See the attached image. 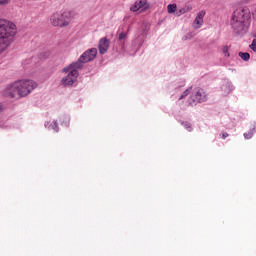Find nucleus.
<instances>
[{
	"label": "nucleus",
	"instance_id": "f257e3e1",
	"mask_svg": "<svg viewBox=\"0 0 256 256\" xmlns=\"http://www.w3.org/2000/svg\"><path fill=\"white\" fill-rule=\"evenodd\" d=\"M251 19V10L247 6L237 8L233 13L230 20L233 33L237 37H243L247 33L245 23Z\"/></svg>",
	"mask_w": 256,
	"mask_h": 256
},
{
	"label": "nucleus",
	"instance_id": "f03ea898",
	"mask_svg": "<svg viewBox=\"0 0 256 256\" xmlns=\"http://www.w3.org/2000/svg\"><path fill=\"white\" fill-rule=\"evenodd\" d=\"M34 89H37V82L29 79L18 80L7 86L4 95L10 97V99H15L17 95L27 97Z\"/></svg>",
	"mask_w": 256,
	"mask_h": 256
},
{
	"label": "nucleus",
	"instance_id": "7ed1b4c3",
	"mask_svg": "<svg viewBox=\"0 0 256 256\" xmlns=\"http://www.w3.org/2000/svg\"><path fill=\"white\" fill-rule=\"evenodd\" d=\"M15 35L17 26L13 22L0 20V51H5L15 41Z\"/></svg>",
	"mask_w": 256,
	"mask_h": 256
},
{
	"label": "nucleus",
	"instance_id": "20e7f679",
	"mask_svg": "<svg viewBox=\"0 0 256 256\" xmlns=\"http://www.w3.org/2000/svg\"><path fill=\"white\" fill-rule=\"evenodd\" d=\"M75 19V11L65 10L64 12H56L50 17V23L53 27H60L61 29L69 27L71 21Z\"/></svg>",
	"mask_w": 256,
	"mask_h": 256
},
{
	"label": "nucleus",
	"instance_id": "39448f33",
	"mask_svg": "<svg viewBox=\"0 0 256 256\" xmlns=\"http://www.w3.org/2000/svg\"><path fill=\"white\" fill-rule=\"evenodd\" d=\"M207 101V94L202 88H198L194 91L187 100L189 107H195L199 103H205Z\"/></svg>",
	"mask_w": 256,
	"mask_h": 256
},
{
	"label": "nucleus",
	"instance_id": "423d86ee",
	"mask_svg": "<svg viewBox=\"0 0 256 256\" xmlns=\"http://www.w3.org/2000/svg\"><path fill=\"white\" fill-rule=\"evenodd\" d=\"M95 57H97V48H91L86 50L76 61V63H78V65H80V68L83 69V65H85V63H89L91 61H93L95 59Z\"/></svg>",
	"mask_w": 256,
	"mask_h": 256
},
{
	"label": "nucleus",
	"instance_id": "0eeeda50",
	"mask_svg": "<svg viewBox=\"0 0 256 256\" xmlns=\"http://www.w3.org/2000/svg\"><path fill=\"white\" fill-rule=\"evenodd\" d=\"M79 77V70H71L67 76L61 79V85L63 87H73L77 83V78Z\"/></svg>",
	"mask_w": 256,
	"mask_h": 256
},
{
	"label": "nucleus",
	"instance_id": "6e6552de",
	"mask_svg": "<svg viewBox=\"0 0 256 256\" xmlns=\"http://www.w3.org/2000/svg\"><path fill=\"white\" fill-rule=\"evenodd\" d=\"M110 44H111V41L109 39H107V37L101 38L99 40L98 49H99L100 55H105V53H107V51H109Z\"/></svg>",
	"mask_w": 256,
	"mask_h": 256
},
{
	"label": "nucleus",
	"instance_id": "1a4fd4ad",
	"mask_svg": "<svg viewBox=\"0 0 256 256\" xmlns=\"http://www.w3.org/2000/svg\"><path fill=\"white\" fill-rule=\"evenodd\" d=\"M139 9H142V11H147V9H149V5H147V0H140L139 2H135L130 7V11H132V13H137Z\"/></svg>",
	"mask_w": 256,
	"mask_h": 256
},
{
	"label": "nucleus",
	"instance_id": "9d476101",
	"mask_svg": "<svg viewBox=\"0 0 256 256\" xmlns=\"http://www.w3.org/2000/svg\"><path fill=\"white\" fill-rule=\"evenodd\" d=\"M79 69H81V65H79V63L76 62H72L69 66L63 68V73H71V71H79Z\"/></svg>",
	"mask_w": 256,
	"mask_h": 256
},
{
	"label": "nucleus",
	"instance_id": "9b49d317",
	"mask_svg": "<svg viewBox=\"0 0 256 256\" xmlns=\"http://www.w3.org/2000/svg\"><path fill=\"white\" fill-rule=\"evenodd\" d=\"M193 9L192 5H186L185 7L176 11V17H181V15H185V13H189Z\"/></svg>",
	"mask_w": 256,
	"mask_h": 256
},
{
	"label": "nucleus",
	"instance_id": "f8f14e48",
	"mask_svg": "<svg viewBox=\"0 0 256 256\" xmlns=\"http://www.w3.org/2000/svg\"><path fill=\"white\" fill-rule=\"evenodd\" d=\"M180 125H182L186 130L191 133L193 131V125L189 121H180Z\"/></svg>",
	"mask_w": 256,
	"mask_h": 256
},
{
	"label": "nucleus",
	"instance_id": "ddd939ff",
	"mask_svg": "<svg viewBox=\"0 0 256 256\" xmlns=\"http://www.w3.org/2000/svg\"><path fill=\"white\" fill-rule=\"evenodd\" d=\"M238 56L241 58L242 61H249L251 59V54L248 52H239Z\"/></svg>",
	"mask_w": 256,
	"mask_h": 256
},
{
	"label": "nucleus",
	"instance_id": "4468645a",
	"mask_svg": "<svg viewBox=\"0 0 256 256\" xmlns=\"http://www.w3.org/2000/svg\"><path fill=\"white\" fill-rule=\"evenodd\" d=\"M256 133V127L254 126L253 128H251L248 133H244V138L245 139H251L253 137V135H255Z\"/></svg>",
	"mask_w": 256,
	"mask_h": 256
},
{
	"label": "nucleus",
	"instance_id": "2eb2a0df",
	"mask_svg": "<svg viewBox=\"0 0 256 256\" xmlns=\"http://www.w3.org/2000/svg\"><path fill=\"white\" fill-rule=\"evenodd\" d=\"M167 11H168V13L171 15V14H173V13H177V4H169L168 6H167Z\"/></svg>",
	"mask_w": 256,
	"mask_h": 256
},
{
	"label": "nucleus",
	"instance_id": "dca6fc26",
	"mask_svg": "<svg viewBox=\"0 0 256 256\" xmlns=\"http://www.w3.org/2000/svg\"><path fill=\"white\" fill-rule=\"evenodd\" d=\"M201 25H203L202 18H199L198 16H196V18L194 20V28L195 29H201Z\"/></svg>",
	"mask_w": 256,
	"mask_h": 256
},
{
	"label": "nucleus",
	"instance_id": "f3484780",
	"mask_svg": "<svg viewBox=\"0 0 256 256\" xmlns=\"http://www.w3.org/2000/svg\"><path fill=\"white\" fill-rule=\"evenodd\" d=\"M50 127H51L54 131H56V133H59V124L57 123V120H54V121L51 123Z\"/></svg>",
	"mask_w": 256,
	"mask_h": 256
},
{
	"label": "nucleus",
	"instance_id": "a211bd4d",
	"mask_svg": "<svg viewBox=\"0 0 256 256\" xmlns=\"http://www.w3.org/2000/svg\"><path fill=\"white\" fill-rule=\"evenodd\" d=\"M123 39H127V33L121 32L118 37V41H123Z\"/></svg>",
	"mask_w": 256,
	"mask_h": 256
},
{
	"label": "nucleus",
	"instance_id": "6ab92c4d",
	"mask_svg": "<svg viewBox=\"0 0 256 256\" xmlns=\"http://www.w3.org/2000/svg\"><path fill=\"white\" fill-rule=\"evenodd\" d=\"M223 53H224L225 57H230L231 56L229 54V46H224Z\"/></svg>",
	"mask_w": 256,
	"mask_h": 256
},
{
	"label": "nucleus",
	"instance_id": "aec40b11",
	"mask_svg": "<svg viewBox=\"0 0 256 256\" xmlns=\"http://www.w3.org/2000/svg\"><path fill=\"white\" fill-rule=\"evenodd\" d=\"M193 90V86H190L189 88H187L182 95H184V97H187V95H189V93H191V91Z\"/></svg>",
	"mask_w": 256,
	"mask_h": 256
},
{
	"label": "nucleus",
	"instance_id": "412c9836",
	"mask_svg": "<svg viewBox=\"0 0 256 256\" xmlns=\"http://www.w3.org/2000/svg\"><path fill=\"white\" fill-rule=\"evenodd\" d=\"M205 15H206L205 10H201V11L197 14V17H198V19H202V20H203V17H205Z\"/></svg>",
	"mask_w": 256,
	"mask_h": 256
},
{
	"label": "nucleus",
	"instance_id": "4be33fe9",
	"mask_svg": "<svg viewBox=\"0 0 256 256\" xmlns=\"http://www.w3.org/2000/svg\"><path fill=\"white\" fill-rule=\"evenodd\" d=\"M250 49H252V51H254V53H256V40L254 39L252 41V43L250 44Z\"/></svg>",
	"mask_w": 256,
	"mask_h": 256
},
{
	"label": "nucleus",
	"instance_id": "5701e85b",
	"mask_svg": "<svg viewBox=\"0 0 256 256\" xmlns=\"http://www.w3.org/2000/svg\"><path fill=\"white\" fill-rule=\"evenodd\" d=\"M0 5H9V0H0Z\"/></svg>",
	"mask_w": 256,
	"mask_h": 256
},
{
	"label": "nucleus",
	"instance_id": "b1692460",
	"mask_svg": "<svg viewBox=\"0 0 256 256\" xmlns=\"http://www.w3.org/2000/svg\"><path fill=\"white\" fill-rule=\"evenodd\" d=\"M227 137H229V133L223 132L222 133V139H227Z\"/></svg>",
	"mask_w": 256,
	"mask_h": 256
},
{
	"label": "nucleus",
	"instance_id": "393cba45",
	"mask_svg": "<svg viewBox=\"0 0 256 256\" xmlns=\"http://www.w3.org/2000/svg\"><path fill=\"white\" fill-rule=\"evenodd\" d=\"M252 15H253V19L256 21V9H255V11L252 13Z\"/></svg>",
	"mask_w": 256,
	"mask_h": 256
},
{
	"label": "nucleus",
	"instance_id": "a878e982",
	"mask_svg": "<svg viewBox=\"0 0 256 256\" xmlns=\"http://www.w3.org/2000/svg\"><path fill=\"white\" fill-rule=\"evenodd\" d=\"M178 99L179 101H181V99H185V95L181 94V96Z\"/></svg>",
	"mask_w": 256,
	"mask_h": 256
},
{
	"label": "nucleus",
	"instance_id": "bb28decb",
	"mask_svg": "<svg viewBox=\"0 0 256 256\" xmlns=\"http://www.w3.org/2000/svg\"><path fill=\"white\" fill-rule=\"evenodd\" d=\"M0 111H3V106L0 105Z\"/></svg>",
	"mask_w": 256,
	"mask_h": 256
}]
</instances>
